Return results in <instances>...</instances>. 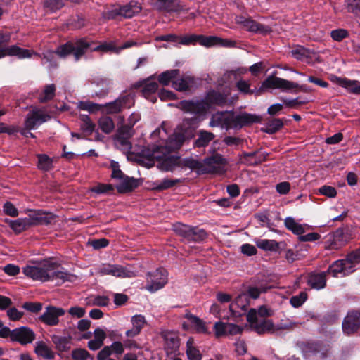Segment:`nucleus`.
<instances>
[{
    "instance_id": "nucleus-53",
    "label": "nucleus",
    "mask_w": 360,
    "mask_h": 360,
    "mask_svg": "<svg viewBox=\"0 0 360 360\" xmlns=\"http://www.w3.org/2000/svg\"><path fill=\"white\" fill-rule=\"evenodd\" d=\"M257 245L260 249L264 250H276L278 248V243L274 240H261Z\"/></svg>"
},
{
    "instance_id": "nucleus-5",
    "label": "nucleus",
    "mask_w": 360,
    "mask_h": 360,
    "mask_svg": "<svg viewBox=\"0 0 360 360\" xmlns=\"http://www.w3.org/2000/svg\"><path fill=\"white\" fill-rule=\"evenodd\" d=\"M10 34H6L0 32V58L6 56H17L20 59L31 58L32 55L40 56L37 53L20 48L16 45L4 46L10 41Z\"/></svg>"
},
{
    "instance_id": "nucleus-25",
    "label": "nucleus",
    "mask_w": 360,
    "mask_h": 360,
    "mask_svg": "<svg viewBox=\"0 0 360 360\" xmlns=\"http://www.w3.org/2000/svg\"><path fill=\"white\" fill-rule=\"evenodd\" d=\"M51 340L55 345L56 349L59 352H68L71 348V336H60L58 335H53L51 336Z\"/></svg>"
},
{
    "instance_id": "nucleus-45",
    "label": "nucleus",
    "mask_w": 360,
    "mask_h": 360,
    "mask_svg": "<svg viewBox=\"0 0 360 360\" xmlns=\"http://www.w3.org/2000/svg\"><path fill=\"white\" fill-rule=\"evenodd\" d=\"M181 181L179 179H164L160 181H156L154 183L155 187L154 188L156 191H163L174 186L176 184L179 183Z\"/></svg>"
},
{
    "instance_id": "nucleus-12",
    "label": "nucleus",
    "mask_w": 360,
    "mask_h": 360,
    "mask_svg": "<svg viewBox=\"0 0 360 360\" xmlns=\"http://www.w3.org/2000/svg\"><path fill=\"white\" fill-rule=\"evenodd\" d=\"M342 328L347 335L356 333L360 330V310L349 311L342 321Z\"/></svg>"
},
{
    "instance_id": "nucleus-51",
    "label": "nucleus",
    "mask_w": 360,
    "mask_h": 360,
    "mask_svg": "<svg viewBox=\"0 0 360 360\" xmlns=\"http://www.w3.org/2000/svg\"><path fill=\"white\" fill-rule=\"evenodd\" d=\"M199 35L198 34H188L179 36V44L188 46L195 45L198 44Z\"/></svg>"
},
{
    "instance_id": "nucleus-47",
    "label": "nucleus",
    "mask_w": 360,
    "mask_h": 360,
    "mask_svg": "<svg viewBox=\"0 0 360 360\" xmlns=\"http://www.w3.org/2000/svg\"><path fill=\"white\" fill-rule=\"evenodd\" d=\"M188 319L194 325L198 333H207V328L202 320L192 314L189 315Z\"/></svg>"
},
{
    "instance_id": "nucleus-57",
    "label": "nucleus",
    "mask_w": 360,
    "mask_h": 360,
    "mask_svg": "<svg viewBox=\"0 0 360 360\" xmlns=\"http://www.w3.org/2000/svg\"><path fill=\"white\" fill-rule=\"evenodd\" d=\"M41 302H25L22 304V308L30 312L37 314L42 309Z\"/></svg>"
},
{
    "instance_id": "nucleus-35",
    "label": "nucleus",
    "mask_w": 360,
    "mask_h": 360,
    "mask_svg": "<svg viewBox=\"0 0 360 360\" xmlns=\"http://www.w3.org/2000/svg\"><path fill=\"white\" fill-rule=\"evenodd\" d=\"M35 353L40 356L46 359H53L54 358V353L51 349L43 341L36 342L34 347Z\"/></svg>"
},
{
    "instance_id": "nucleus-4",
    "label": "nucleus",
    "mask_w": 360,
    "mask_h": 360,
    "mask_svg": "<svg viewBox=\"0 0 360 360\" xmlns=\"http://www.w3.org/2000/svg\"><path fill=\"white\" fill-rule=\"evenodd\" d=\"M202 164V174H224L227 171L228 160L218 153L205 158Z\"/></svg>"
},
{
    "instance_id": "nucleus-38",
    "label": "nucleus",
    "mask_w": 360,
    "mask_h": 360,
    "mask_svg": "<svg viewBox=\"0 0 360 360\" xmlns=\"http://www.w3.org/2000/svg\"><path fill=\"white\" fill-rule=\"evenodd\" d=\"M256 154L257 152L243 153L240 156V162L247 165H257L262 163L263 161H265L266 160V156L268 155V154H266L263 155L262 158H257L252 160V158H254L256 155Z\"/></svg>"
},
{
    "instance_id": "nucleus-10",
    "label": "nucleus",
    "mask_w": 360,
    "mask_h": 360,
    "mask_svg": "<svg viewBox=\"0 0 360 360\" xmlns=\"http://www.w3.org/2000/svg\"><path fill=\"white\" fill-rule=\"evenodd\" d=\"M236 22L245 30L256 34H267L271 32V28L268 25L261 24L251 18L239 15L236 18Z\"/></svg>"
},
{
    "instance_id": "nucleus-18",
    "label": "nucleus",
    "mask_w": 360,
    "mask_h": 360,
    "mask_svg": "<svg viewBox=\"0 0 360 360\" xmlns=\"http://www.w3.org/2000/svg\"><path fill=\"white\" fill-rule=\"evenodd\" d=\"M162 337L165 340V350L167 355H175L180 345L178 335L172 331H164L162 333Z\"/></svg>"
},
{
    "instance_id": "nucleus-29",
    "label": "nucleus",
    "mask_w": 360,
    "mask_h": 360,
    "mask_svg": "<svg viewBox=\"0 0 360 360\" xmlns=\"http://www.w3.org/2000/svg\"><path fill=\"white\" fill-rule=\"evenodd\" d=\"M236 86L237 89L240 91V93L245 95H252L253 94H259L264 89H267L268 88H262V86L257 90L255 86L253 89H251V84L250 81L240 79L236 83Z\"/></svg>"
},
{
    "instance_id": "nucleus-20",
    "label": "nucleus",
    "mask_w": 360,
    "mask_h": 360,
    "mask_svg": "<svg viewBox=\"0 0 360 360\" xmlns=\"http://www.w3.org/2000/svg\"><path fill=\"white\" fill-rule=\"evenodd\" d=\"M97 273L101 276L112 275L116 277H129L130 272L124 267L116 264H103L97 269Z\"/></svg>"
},
{
    "instance_id": "nucleus-1",
    "label": "nucleus",
    "mask_w": 360,
    "mask_h": 360,
    "mask_svg": "<svg viewBox=\"0 0 360 360\" xmlns=\"http://www.w3.org/2000/svg\"><path fill=\"white\" fill-rule=\"evenodd\" d=\"M59 264L50 259H44L37 265H27L23 268V273L34 281L46 282L57 281L63 283L65 281H72L75 276L67 271L58 269Z\"/></svg>"
},
{
    "instance_id": "nucleus-7",
    "label": "nucleus",
    "mask_w": 360,
    "mask_h": 360,
    "mask_svg": "<svg viewBox=\"0 0 360 360\" xmlns=\"http://www.w3.org/2000/svg\"><path fill=\"white\" fill-rule=\"evenodd\" d=\"M175 233L188 242H200L207 238V233L202 229L193 227L181 223L174 224Z\"/></svg>"
},
{
    "instance_id": "nucleus-9",
    "label": "nucleus",
    "mask_w": 360,
    "mask_h": 360,
    "mask_svg": "<svg viewBox=\"0 0 360 360\" xmlns=\"http://www.w3.org/2000/svg\"><path fill=\"white\" fill-rule=\"evenodd\" d=\"M134 105L133 97L130 94L119 96L115 101L103 105V109L108 114H117L123 110L129 109Z\"/></svg>"
},
{
    "instance_id": "nucleus-63",
    "label": "nucleus",
    "mask_w": 360,
    "mask_h": 360,
    "mask_svg": "<svg viewBox=\"0 0 360 360\" xmlns=\"http://www.w3.org/2000/svg\"><path fill=\"white\" fill-rule=\"evenodd\" d=\"M349 33L347 30L345 29H338L333 30L330 33V36L334 41H341L345 38L347 37Z\"/></svg>"
},
{
    "instance_id": "nucleus-22",
    "label": "nucleus",
    "mask_w": 360,
    "mask_h": 360,
    "mask_svg": "<svg viewBox=\"0 0 360 360\" xmlns=\"http://www.w3.org/2000/svg\"><path fill=\"white\" fill-rule=\"evenodd\" d=\"M165 150V148L162 146H153L151 148H144L141 150V155L146 158L150 163V166H153L154 165V160H161L162 158L163 152Z\"/></svg>"
},
{
    "instance_id": "nucleus-42",
    "label": "nucleus",
    "mask_w": 360,
    "mask_h": 360,
    "mask_svg": "<svg viewBox=\"0 0 360 360\" xmlns=\"http://www.w3.org/2000/svg\"><path fill=\"white\" fill-rule=\"evenodd\" d=\"M56 89V86L53 84L46 85L38 97L39 101L44 103L53 99L55 96Z\"/></svg>"
},
{
    "instance_id": "nucleus-48",
    "label": "nucleus",
    "mask_w": 360,
    "mask_h": 360,
    "mask_svg": "<svg viewBox=\"0 0 360 360\" xmlns=\"http://www.w3.org/2000/svg\"><path fill=\"white\" fill-rule=\"evenodd\" d=\"M64 6L63 0H44V7L51 12H56Z\"/></svg>"
},
{
    "instance_id": "nucleus-36",
    "label": "nucleus",
    "mask_w": 360,
    "mask_h": 360,
    "mask_svg": "<svg viewBox=\"0 0 360 360\" xmlns=\"http://www.w3.org/2000/svg\"><path fill=\"white\" fill-rule=\"evenodd\" d=\"M179 72V69L166 70L158 76V82L162 86H168L170 82L173 83V81L178 77Z\"/></svg>"
},
{
    "instance_id": "nucleus-52",
    "label": "nucleus",
    "mask_w": 360,
    "mask_h": 360,
    "mask_svg": "<svg viewBox=\"0 0 360 360\" xmlns=\"http://www.w3.org/2000/svg\"><path fill=\"white\" fill-rule=\"evenodd\" d=\"M327 274H331L333 277H337L339 274H343V266L342 259L334 262L329 266L328 270L326 271Z\"/></svg>"
},
{
    "instance_id": "nucleus-50",
    "label": "nucleus",
    "mask_w": 360,
    "mask_h": 360,
    "mask_svg": "<svg viewBox=\"0 0 360 360\" xmlns=\"http://www.w3.org/2000/svg\"><path fill=\"white\" fill-rule=\"evenodd\" d=\"M265 291H266L265 288L259 289L257 287H249L246 293L240 295L237 297V298L236 300V304H238L240 302V300L243 298V297L245 296V295H248L252 299H257L259 297L262 292H265Z\"/></svg>"
},
{
    "instance_id": "nucleus-62",
    "label": "nucleus",
    "mask_w": 360,
    "mask_h": 360,
    "mask_svg": "<svg viewBox=\"0 0 360 360\" xmlns=\"http://www.w3.org/2000/svg\"><path fill=\"white\" fill-rule=\"evenodd\" d=\"M342 266H343V275L347 276L355 271L356 264L353 263L352 261L348 259V257H346L345 259H342Z\"/></svg>"
},
{
    "instance_id": "nucleus-26",
    "label": "nucleus",
    "mask_w": 360,
    "mask_h": 360,
    "mask_svg": "<svg viewBox=\"0 0 360 360\" xmlns=\"http://www.w3.org/2000/svg\"><path fill=\"white\" fill-rule=\"evenodd\" d=\"M154 6L160 11L177 12L181 10L178 0H156Z\"/></svg>"
},
{
    "instance_id": "nucleus-14",
    "label": "nucleus",
    "mask_w": 360,
    "mask_h": 360,
    "mask_svg": "<svg viewBox=\"0 0 360 360\" xmlns=\"http://www.w3.org/2000/svg\"><path fill=\"white\" fill-rule=\"evenodd\" d=\"M229 95V90L224 91L223 92L214 89L208 91L203 98L204 102L207 103V110L213 106H224L227 103Z\"/></svg>"
},
{
    "instance_id": "nucleus-15",
    "label": "nucleus",
    "mask_w": 360,
    "mask_h": 360,
    "mask_svg": "<svg viewBox=\"0 0 360 360\" xmlns=\"http://www.w3.org/2000/svg\"><path fill=\"white\" fill-rule=\"evenodd\" d=\"M177 107L185 112L202 115L207 111V105L203 99L184 100L179 102Z\"/></svg>"
},
{
    "instance_id": "nucleus-33",
    "label": "nucleus",
    "mask_w": 360,
    "mask_h": 360,
    "mask_svg": "<svg viewBox=\"0 0 360 360\" xmlns=\"http://www.w3.org/2000/svg\"><path fill=\"white\" fill-rule=\"evenodd\" d=\"M338 84L346 89L349 93L360 94V82L358 80H350L346 78H339Z\"/></svg>"
},
{
    "instance_id": "nucleus-59",
    "label": "nucleus",
    "mask_w": 360,
    "mask_h": 360,
    "mask_svg": "<svg viewBox=\"0 0 360 360\" xmlns=\"http://www.w3.org/2000/svg\"><path fill=\"white\" fill-rule=\"evenodd\" d=\"M89 356L90 354L85 349H75L72 352L73 360H86Z\"/></svg>"
},
{
    "instance_id": "nucleus-49",
    "label": "nucleus",
    "mask_w": 360,
    "mask_h": 360,
    "mask_svg": "<svg viewBox=\"0 0 360 360\" xmlns=\"http://www.w3.org/2000/svg\"><path fill=\"white\" fill-rule=\"evenodd\" d=\"M219 41V37L216 36H204L199 34L198 44L210 47L213 46H217V42Z\"/></svg>"
},
{
    "instance_id": "nucleus-31",
    "label": "nucleus",
    "mask_w": 360,
    "mask_h": 360,
    "mask_svg": "<svg viewBox=\"0 0 360 360\" xmlns=\"http://www.w3.org/2000/svg\"><path fill=\"white\" fill-rule=\"evenodd\" d=\"M186 347V354L189 360H202V355L198 348L195 346L193 338H188Z\"/></svg>"
},
{
    "instance_id": "nucleus-61",
    "label": "nucleus",
    "mask_w": 360,
    "mask_h": 360,
    "mask_svg": "<svg viewBox=\"0 0 360 360\" xmlns=\"http://www.w3.org/2000/svg\"><path fill=\"white\" fill-rule=\"evenodd\" d=\"M319 193L321 195L327 196L328 198H335L337 195V191L335 188L324 185L319 188Z\"/></svg>"
},
{
    "instance_id": "nucleus-28",
    "label": "nucleus",
    "mask_w": 360,
    "mask_h": 360,
    "mask_svg": "<svg viewBox=\"0 0 360 360\" xmlns=\"http://www.w3.org/2000/svg\"><path fill=\"white\" fill-rule=\"evenodd\" d=\"M120 8L121 16L125 18H131L141 11V5L134 1H130L128 4L120 6Z\"/></svg>"
},
{
    "instance_id": "nucleus-39",
    "label": "nucleus",
    "mask_w": 360,
    "mask_h": 360,
    "mask_svg": "<svg viewBox=\"0 0 360 360\" xmlns=\"http://www.w3.org/2000/svg\"><path fill=\"white\" fill-rule=\"evenodd\" d=\"M79 119L81 121L80 129L84 136H90L95 129V124L91 120L90 117L86 115H80Z\"/></svg>"
},
{
    "instance_id": "nucleus-34",
    "label": "nucleus",
    "mask_w": 360,
    "mask_h": 360,
    "mask_svg": "<svg viewBox=\"0 0 360 360\" xmlns=\"http://www.w3.org/2000/svg\"><path fill=\"white\" fill-rule=\"evenodd\" d=\"M134 86L135 87L143 86L142 94L147 99H148L150 96L155 94L158 88V84L156 82H149L148 80L145 81L144 82H137Z\"/></svg>"
},
{
    "instance_id": "nucleus-58",
    "label": "nucleus",
    "mask_w": 360,
    "mask_h": 360,
    "mask_svg": "<svg viewBox=\"0 0 360 360\" xmlns=\"http://www.w3.org/2000/svg\"><path fill=\"white\" fill-rule=\"evenodd\" d=\"M79 108L81 110L93 112L95 110H101L103 108V105L94 103L89 102V101H81L79 104Z\"/></svg>"
},
{
    "instance_id": "nucleus-43",
    "label": "nucleus",
    "mask_w": 360,
    "mask_h": 360,
    "mask_svg": "<svg viewBox=\"0 0 360 360\" xmlns=\"http://www.w3.org/2000/svg\"><path fill=\"white\" fill-rule=\"evenodd\" d=\"M283 122L282 120L279 118H274L269 120L265 124V127L262 128V131L267 134H272L279 131L283 127Z\"/></svg>"
},
{
    "instance_id": "nucleus-11",
    "label": "nucleus",
    "mask_w": 360,
    "mask_h": 360,
    "mask_svg": "<svg viewBox=\"0 0 360 360\" xmlns=\"http://www.w3.org/2000/svg\"><path fill=\"white\" fill-rule=\"evenodd\" d=\"M51 119V116L42 108H34L26 115L25 120V127L31 130L35 129L41 124Z\"/></svg>"
},
{
    "instance_id": "nucleus-17",
    "label": "nucleus",
    "mask_w": 360,
    "mask_h": 360,
    "mask_svg": "<svg viewBox=\"0 0 360 360\" xmlns=\"http://www.w3.org/2000/svg\"><path fill=\"white\" fill-rule=\"evenodd\" d=\"M35 333L32 329L27 326H21L13 330L12 342H16L22 345L32 343L35 339Z\"/></svg>"
},
{
    "instance_id": "nucleus-27",
    "label": "nucleus",
    "mask_w": 360,
    "mask_h": 360,
    "mask_svg": "<svg viewBox=\"0 0 360 360\" xmlns=\"http://www.w3.org/2000/svg\"><path fill=\"white\" fill-rule=\"evenodd\" d=\"M195 84V79L191 76H184L173 81V88L179 91H188Z\"/></svg>"
},
{
    "instance_id": "nucleus-19",
    "label": "nucleus",
    "mask_w": 360,
    "mask_h": 360,
    "mask_svg": "<svg viewBox=\"0 0 360 360\" xmlns=\"http://www.w3.org/2000/svg\"><path fill=\"white\" fill-rule=\"evenodd\" d=\"M326 271H311L307 276V283L312 289L321 290L326 285Z\"/></svg>"
},
{
    "instance_id": "nucleus-55",
    "label": "nucleus",
    "mask_w": 360,
    "mask_h": 360,
    "mask_svg": "<svg viewBox=\"0 0 360 360\" xmlns=\"http://www.w3.org/2000/svg\"><path fill=\"white\" fill-rule=\"evenodd\" d=\"M27 226V221L23 219H18L10 221V226L16 233H21Z\"/></svg>"
},
{
    "instance_id": "nucleus-32",
    "label": "nucleus",
    "mask_w": 360,
    "mask_h": 360,
    "mask_svg": "<svg viewBox=\"0 0 360 360\" xmlns=\"http://www.w3.org/2000/svg\"><path fill=\"white\" fill-rule=\"evenodd\" d=\"M202 162L192 157L181 159L180 158V167L188 168L195 170L199 174H202Z\"/></svg>"
},
{
    "instance_id": "nucleus-44",
    "label": "nucleus",
    "mask_w": 360,
    "mask_h": 360,
    "mask_svg": "<svg viewBox=\"0 0 360 360\" xmlns=\"http://www.w3.org/2000/svg\"><path fill=\"white\" fill-rule=\"evenodd\" d=\"M38 168L44 172L49 171L53 167V160L46 154H39L37 155Z\"/></svg>"
},
{
    "instance_id": "nucleus-21",
    "label": "nucleus",
    "mask_w": 360,
    "mask_h": 360,
    "mask_svg": "<svg viewBox=\"0 0 360 360\" xmlns=\"http://www.w3.org/2000/svg\"><path fill=\"white\" fill-rule=\"evenodd\" d=\"M139 185V179L125 175L119 181L115 188L119 193H127L131 192Z\"/></svg>"
},
{
    "instance_id": "nucleus-46",
    "label": "nucleus",
    "mask_w": 360,
    "mask_h": 360,
    "mask_svg": "<svg viewBox=\"0 0 360 360\" xmlns=\"http://www.w3.org/2000/svg\"><path fill=\"white\" fill-rule=\"evenodd\" d=\"M100 129L105 134H110L114 129L115 125L112 118L103 117L98 121Z\"/></svg>"
},
{
    "instance_id": "nucleus-40",
    "label": "nucleus",
    "mask_w": 360,
    "mask_h": 360,
    "mask_svg": "<svg viewBox=\"0 0 360 360\" xmlns=\"http://www.w3.org/2000/svg\"><path fill=\"white\" fill-rule=\"evenodd\" d=\"M254 330L259 334L271 333L274 331V325L271 320L260 319L255 325Z\"/></svg>"
},
{
    "instance_id": "nucleus-54",
    "label": "nucleus",
    "mask_w": 360,
    "mask_h": 360,
    "mask_svg": "<svg viewBox=\"0 0 360 360\" xmlns=\"http://www.w3.org/2000/svg\"><path fill=\"white\" fill-rule=\"evenodd\" d=\"M118 16H121L120 6H113L110 10L102 13L103 18L107 20L116 19Z\"/></svg>"
},
{
    "instance_id": "nucleus-2",
    "label": "nucleus",
    "mask_w": 360,
    "mask_h": 360,
    "mask_svg": "<svg viewBox=\"0 0 360 360\" xmlns=\"http://www.w3.org/2000/svg\"><path fill=\"white\" fill-rule=\"evenodd\" d=\"M94 41L86 38H79L59 46L56 52L60 58L73 54L76 61H78L88 51L103 52L115 51L116 52L117 47L112 41L94 46Z\"/></svg>"
},
{
    "instance_id": "nucleus-13",
    "label": "nucleus",
    "mask_w": 360,
    "mask_h": 360,
    "mask_svg": "<svg viewBox=\"0 0 360 360\" xmlns=\"http://www.w3.org/2000/svg\"><path fill=\"white\" fill-rule=\"evenodd\" d=\"M133 135L134 129L131 126H122L118 129L115 136V140L116 146L124 153H129L132 148L130 139Z\"/></svg>"
},
{
    "instance_id": "nucleus-6",
    "label": "nucleus",
    "mask_w": 360,
    "mask_h": 360,
    "mask_svg": "<svg viewBox=\"0 0 360 360\" xmlns=\"http://www.w3.org/2000/svg\"><path fill=\"white\" fill-rule=\"evenodd\" d=\"M262 88L279 89L283 91L296 89L303 92H309L310 89L306 85H299L297 83L283 78L269 76L262 83Z\"/></svg>"
},
{
    "instance_id": "nucleus-16",
    "label": "nucleus",
    "mask_w": 360,
    "mask_h": 360,
    "mask_svg": "<svg viewBox=\"0 0 360 360\" xmlns=\"http://www.w3.org/2000/svg\"><path fill=\"white\" fill-rule=\"evenodd\" d=\"M65 311L63 308L52 305L47 306L45 311L39 316V320L49 326H55L59 323V317L65 314Z\"/></svg>"
},
{
    "instance_id": "nucleus-30",
    "label": "nucleus",
    "mask_w": 360,
    "mask_h": 360,
    "mask_svg": "<svg viewBox=\"0 0 360 360\" xmlns=\"http://www.w3.org/2000/svg\"><path fill=\"white\" fill-rule=\"evenodd\" d=\"M160 169L165 172H173L176 167H180V157L172 155L167 158L162 156Z\"/></svg>"
},
{
    "instance_id": "nucleus-24",
    "label": "nucleus",
    "mask_w": 360,
    "mask_h": 360,
    "mask_svg": "<svg viewBox=\"0 0 360 360\" xmlns=\"http://www.w3.org/2000/svg\"><path fill=\"white\" fill-rule=\"evenodd\" d=\"M214 138L215 135L212 132L203 129L199 130L197 132V139L193 143V146L195 148H205Z\"/></svg>"
},
{
    "instance_id": "nucleus-64",
    "label": "nucleus",
    "mask_w": 360,
    "mask_h": 360,
    "mask_svg": "<svg viewBox=\"0 0 360 360\" xmlns=\"http://www.w3.org/2000/svg\"><path fill=\"white\" fill-rule=\"evenodd\" d=\"M345 5L349 12L354 13L360 12V0H345Z\"/></svg>"
},
{
    "instance_id": "nucleus-41",
    "label": "nucleus",
    "mask_w": 360,
    "mask_h": 360,
    "mask_svg": "<svg viewBox=\"0 0 360 360\" xmlns=\"http://www.w3.org/2000/svg\"><path fill=\"white\" fill-rule=\"evenodd\" d=\"M89 190L97 195H110L114 193L115 186L110 184L98 183L91 187Z\"/></svg>"
},
{
    "instance_id": "nucleus-37",
    "label": "nucleus",
    "mask_w": 360,
    "mask_h": 360,
    "mask_svg": "<svg viewBox=\"0 0 360 360\" xmlns=\"http://www.w3.org/2000/svg\"><path fill=\"white\" fill-rule=\"evenodd\" d=\"M284 224L287 229L295 235H302L305 232L304 226L297 223L293 217H286L284 220Z\"/></svg>"
},
{
    "instance_id": "nucleus-8",
    "label": "nucleus",
    "mask_w": 360,
    "mask_h": 360,
    "mask_svg": "<svg viewBox=\"0 0 360 360\" xmlns=\"http://www.w3.org/2000/svg\"><path fill=\"white\" fill-rule=\"evenodd\" d=\"M167 271L164 268H158L155 271L148 273L146 289L150 292H155L162 288L167 283Z\"/></svg>"
},
{
    "instance_id": "nucleus-23",
    "label": "nucleus",
    "mask_w": 360,
    "mask_h": 360,
    "mask_svg": "<svg viewBox=\"0 0 360 360\" xmlns=\"http://www.w3.org/2000/svg\"><path fill=\"white\" fill-rule=\"evenodd\" d=\"M131 322L132 323V328L126 331V336L128 338H134L138 335L146 323L145 317L141 314L132 316Z\"/></svg>"
},
{
    "instance_id": "nucleus-60",
    "label": "nucleus",
    "mask_w": 360,
    "mask_h": 360,
    "mask_svg": "<svg viewBox=\"0 0 360 360\" xmlns=\"http://www.w3.org/2000/svg\"><path fill=\"white\" fill-rule=\"evenodd\" d=\"M8 319L12 321L20 320L24 316V312L19 311L15 307H9L6 311Z\"/></svg>"
},
{
    "instance_id": "nucleus-3",
    "label": "nucleus",
    "mask_w": 360,
    "mask_h": 360,
    "mask_svg": "<svg viewBox=\"0 0 360 360\" xmlns=\"http://www.w3.org/2000/svg\"><path fill=\"white\" fill-rule=\"evenodd\" d=\"M258 117L251 114L242 113L235 115L233 112H218L214 114L210 121V127H221L226 129H237L257 122Z\"/></svg>"
},
{
    "instance_id": "nucleus-56",
    "label": "nucleus",
    "mask_w": 360,
    "mask_h": 360,
    "mask_svg": "<svg viewBox=\"0 0 360 360\" xmlns=\"http://www.w3.org/2000/svg\"><path fill=\"white\" fill-rule=\"evenodd\" d=\"M307 298V294L305 292H301L299 295L292 296L290 300V303L294 307H299L303 304Z\"/></svg>"
}]
</instances>
